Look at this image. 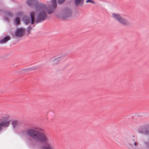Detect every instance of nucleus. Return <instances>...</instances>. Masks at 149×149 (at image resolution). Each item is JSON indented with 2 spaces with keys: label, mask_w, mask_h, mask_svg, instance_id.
Masks as SVG:
<instances>
[{
  "label": "nucleus",
  "mask_w": 149,
  "mask_h": 149,
  "mask_svg": "<svg viewBox=\"0 0 149 149\" xmlns=\"http://www.w3.org/2000/svg\"><path fill=\"white\" fill-rule=\"evenodd\" d=\"M26 133L36 143L40 144L45 143V145L41 146L42 149H54L52 144L48 142V138L45 133L36 128H29L27 130Z\"/></svg>",
  "instance_id": "nucleus-1"
},
{
  "label": "nucleus",
  "mask_w": 149,
  "mask_h": 149,
  "mask_svg": "<svg viewBox=\"0 0 149 149\" xmlns=\"http://www.w3.org/2000/svg\"><path fill=\"white\" fill-rule=\"evenodd\" d=\"M36 10L38 12L36 20V23L42 22L47 18L48 15L45 12L46 10V6L45 4L40 3L37 5Z\"/></svg>",
  "instance_id": "nucleus-2"
},
{
  "label": "nucleus",
  "mask_w": 149,
  "mask_h": 149,
  "mask_svg": "<svg viewBox=\"0 0 149 149\" xmlns=\"http://www.w3.org/2000/svg\"><path fill=\"white\" fill-rule=\"evenodd\" d=\"M112 16L113 18L123 26H128L131 24L129 21L122 17L120 14L113 13Z\"/></svg>",
  "instance_id": "nucleus-3"
},
{
  "label": "nucleus",
  "mask_w": 149,
  "mask_h": 149,
  "mask_svg": "<svg viewBox=\"0 0 149 149\" xmlns=\"http://www.w3.org/2000/svg\"><path fill=\"white\" fill-rule=\"evenodd\" d=\"M137 131L140 134L149 135V124H146L140 126L138 129Z\"/></svg>",
  "instance_id": "nucleus-4"
},
{
  "label": "nucleus",
  "mask_w": 149,
  "mask_h": 149,
  "mask_svg": "<svg viewBox=\"0 0 149 149\" xmlns=\"http://www.w3.org/2000/svg\"><path fill=\"white\" fill-rule=\"evenodd\" d=\"M72 14V12L71 9L68 8H66L63 11L62 17L63 19H65L71 17Z\"/></svg>",
  "instance_id": "nucleus-5"
},
{
  "label": "nucleus",
  "mask_w": 149,
  "mask_h": 149,
  "mask_svg": "<svg viewBox=\"0 0 149 149\" xmlns=\"http://www.w3.org/2000/svg\"><path fill=\"white\" fill-rule=\"evenodd\" d=\"M63 59V56H60L56 58L53 57L50 59V62L52 63V65H54L59 63Z\"/></svg>",
  "instance_id": "nucleus-6"
},
{
  "label": "nucleus",
  "mask_w": 149,
  "mask_h": 149,
  "mask_svg": "<svg viewBox=\"0 0 149 149\" xmlns=\"http://www.w3.org/2000/svg\"><path fill=\"white\" fill-rule=\"evenodd\" d=\"M25 30V29L21 28H17L15 33V35L19 38L22 37L24 33Z\"/></svg>",
  "instance_id": "nucleus-7"
},
{
  "label": "nucleus",
  "mask_w": 149,
  "mask_h": 149,
  "mask_svg": "<svg viewBox=\"0 0 149 149\" xmlns=\"http://www.w3.org/2000/svg\"><path fill=\"white\" fill-rule=\"evenodd\" d=\"M26 3L31 7L35 6L36 9L37 5L41 3H38V1L37 0H27L26 1Z\"/></svg>",
  "instance_id": "nucleus-8"
},
{
  "label": "nucleus",
  "mask_w": 149,
  "mask_h": 149,
  "mask_svg": "<svg viewBox=\"0 0 149 149\" xmlns=\"http://www.w3.org/2000/svg\"><path fill=\"white\" fill-rule=\"evenodd\" d=\"M137 145V143L133 139L127 145V146L130 149H136V147Z\"/></svg>",
  "instance_id": "nucleus-9"
},
{
  "label": "nucleus",
  "mask_w": 149,
  "mask_h": 149,
  "mask_svg": "<svg viewBox=\"0 0 149 149\" xmlns=\"http://www.w3.org/2000/svg\"><path fill=\"white\" fill-rule=\"evenodd\" d=\"M10 124V123L9 121L7 120H2L1 123H0V128L1 131L3 130L2 127H8L9 126Z\"/></svg>",
  "instance_id": "nucleus-10"
},
{
  "label": "nucleus",
  "mask_w": 149,
  "mask_h": 149,
  "mask_svg": "<svg viewBox=\"0 0 149 149\" xmlns=\"http://www.w3.org/2000/svg\"><path fill=\"white\" fill-rule=\"evenodd\" d=\"M74 2L76 6H78L79 5L82 6L84 4V0H74Z\"/></svg>",
  "instance_id": "nucleus-11"
},
{
  "label": "nucleus",
  "mask_w": 149,
  "mask_h": 149,
  "mask_svg": "<svg viewBox=\"0 0 149 149\" xmlns=\"http://www.w3.org/2000/svg\"><path fill=\"white\" fill-rule=\"evenodd\" d=\"M56 8V7L52 6L49 9H46V10H47V13L48 14H50L54 12Z\"/></svg>",
  "instance_id": "nucleus-12"
},
{
  "label": "nucleus",
  "mask_w": 149,
  "mask_h": 149,
  "mask_svg": "<svg viewBox=\"0 0 149 149\" xmlns=\"http://www.w3.org/2000/svg\"><path fill=\"white\" fill-rule=\"evenodd\" d=\"M23 21L26 24H28L31 22L30 18L27 16H25L23 18Z\"/></svg>",
  "instance_id": "nucleus-13"
},
{
  "label": "nucleus",
  "mask_w": 149,
  "mask_h": 149,
  "mask_svg": "<svg viewBox=\"0 0 149 149\" xmlns=\"http://www.w3.org/2000/svg\"><path fill=\"white\" fill-rule=\"evenodd\" d=\"M10 37L9 36H7L5 37L3 39L0 41V42L1 43H3L7 42L10 40Z\"/></svg>",
  "instance_id": "nucleus-14"
},
{
  "label": "nucleus",
  "mask_w": 149,
  "mask_h": 149,
  "mask_svg": "<svg viewBox=\"0 0 149 149\" xmlns=\"http://www.w3.org/2000/svg\"><path fill=\"white\" fill-rule=\"evenodd\" d=\"M40 67V66H34L31 68H28L25 69L24 71H26L33 70L39 68Z\"/></svg>",
  "instance_id": "nucleus-15"
},
{
  "label": "nucleus",
  "mask_w": 149,
  "mask_h": 149,
  "mask_svg": "<svg viewBox=\"0 0 149 149\" xmlns=\"http://www.w3.org/2000/svg\"><path fill=\"white\" fill-rule=\"evenodd\" d=\"M5 15L6 16H8L10 17H12L13 16V13L9 11L6 12L5 13Z\"/></svg>",
  "instance_id": "nucleus-16"
},
{
  "label": "nucleus",
  "mask_w": 149,
  "mask_h": 149,
  "mask_svg": "<svg viewBox=\"0 0 149 149\" xmlns=\"http://www.w3.org/2000/svg\"><path fill=\"white\" fill-rule=\"evenodd\" d=\"M18 123V121L17 120L13 121L12 122V124L13 127L14 128H16Z\"/></svg>",
  "instance_id": "nucleus-17"
},
{
  "label": "nucleus",
  "mask_w": 149,
  "mask_h": 149,
  "mask_svg": "<svg viewBox=\"0 0 149 149\" xmlns=\"http://www.w3.org/2000/svg\"><path fill=\"white\" fill-rule=\"evenodd\" d=\"M30 17L31 19H35V12L34 11L31 12L30 13Z\"/></svg>",
  "instance_id": "nucleus-18"
},
{
  "label": "nucleus",
  "mask_w": 149,
  "mask_h": 149,
  "mask_svg": "<svg viewBox=\"0 0 149 149\" xmlns=\"http://www.w3.org/2000/svg\"><path fill=\"white\" fill-rule=\"evenodd\" d=\"M15 22L17 25H19L20 23V19L19 17H16L15 18Z\"/></svg>",
  "instance_id": "nucleus-19"
},
{
  "label": "nucleus",
  "mask_w": 149,
  "mask_h": 149,
  "mask_svg": "<svg viewBox=\"0 0 149 149\" xmlns=\"http://www.w3.org/2000/svg\"><path fill=\"white\" fill-rule=\"evenodd\" d=\"M27 29V33L26 34L27 35H29V34L31 32V30L32 29V28L30 25H29L28 26V28Z\"/></svg>",
  "instance_id": "nucleus-20"
},
{
  "label": "nucleus",
  "mask_w": 149,
  "mask_h": 149,
  "mask_svg": "<svg viewBox=\"0 0 149 149\" xmlns=\"http://www.w3.org/2000/svg\"><path fill=\"white\" fill-rule=\"evenodd\" d=\"M52 6L57 7L56 0H52Z\"/></svg>",
  "instance_id": "nucleus-21"
},
{
  "label": "nucleus",
  "mask_w": 149,
  "mask_h": 149,
  "mask_svg": "<svg viewBox=\"0 0 149 149\" xmlns=\"http://www.w3.org/2000/svg\"><path fill=\"white\" fill-rule=\"evenodd\" d=\"M86 3H91L93 4H95V2L92 0H86Z\"/></svg>",
  "instance_id": "nucleus-22"
},
{
  "label": "nucleus",
  "mask_w": 149,
  "mask_h": 149,
  "mask_svg": "<svg viewBox=\"0 0 149 149\" xmlns=\"http://www.w3.org/2000/svg\"><path fill=\"white\" fill-rule=\"evenodd\" d=\"M58 3V4H61L63 3L65 0H57Z\"/></svg>",
  "instance_id": "nucleus-23"
},
{
  "label": "nucleus",
  "mask_w": 149,
  "mask_h": 149,
  "mask_svg": "<svg viewBox=\"0 0 149 149\" xmlns=\"http://www.w3.org/2000/svg\"><path fill=\"white\" fill-rule=\"evenodd\" d=\"M34 20L35 19H31V24H34L35 22Z\"/></svg>",
  "instance_id": "nucleus-24"
},
{
  "label": "nucleus",
  "mask_w": 149,
  "mask_h": 149,
  "mask_svg": "<svg viewBox=\"0 0 149 149\" xmlns=\"http://www.w3.org/2000/svg\"><path fill=\"white\" fill-rule=\"evenodd\" d=\"M117 143L118 144H120L121 143L118 141H116Z\"/></svg>",
  "instance_id": "nucleus-25"
},
{
  "label": "nucleus",
  "mask_w": 149,
  "mask_h": 149,
  "mask_svg": "<svg viewBox=\"0 0 149 149\" xmlns=\"http://www.w3.org/2000/svg\"><path fill=\"white\" fill-rule=\"evenodd\" d=\"M5 19L6 20H8V19L7 18H5Z\"/></svg>",
  "instance_id": "nucleus-26"
},
{
  "label": "nucleus",
  "mask_w": 149,
  "mask_h": 149,
  "mask_svg": "<svg viewBox=\"0 0 149 149\" xmlns=\"http://www.w3.org/2000/svg\"><path fill=\"white\" fill-rule=\"evenodd\" d=\"M29 140H30V141H31V140H32V139H31V138H29Z\"/></svg>",
  "instance_id": "nucleus-27"
},
{
  "label": "nucleus",
  "mask_w": 149,
  "mask_h": 149,
  "mask_svg": "<svg viewBox=\"0 0 149 149\" xmlns=\"http://www.w3.org/2000/svg\"><path fill=\"white\" fill-rule=\"evenodd\" d=\"M18 14H19V15H20L21 14V13H19Z\"/></svg>",
  "instance_id": "nucleus-28"
},
{
  "label": "nucleus",
  "mask_w": 149,
  "mask_h": 149,
  "mask_svg": "<svg viewBox=\"0 0 149 149\" xmlns=\"http://www.w3.org/2000/svg\"><path fill=\"white\" fill-rule=\"evenodd\" d=\"M40 130H41V131H43V130L42 129H41Z\"/></svg>",
  "instance_id": "nucleus-29"
}]
</instances>
